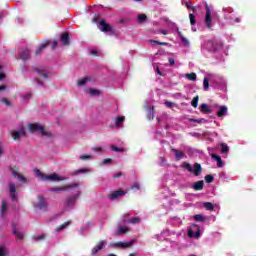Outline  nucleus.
I'll return each mask as SVG.
<instances>
[{
  "label": "nucleus",
  "instance_id": "1",
  "mask_svg": "<svg viewBox=\"0 0 256 256\" xmlns=\"http://www.w3.org/2000/svg\"><path fill=\"white\" fill-rule=\"evenodd\" d=\"M32 205L34 209H38L39 211H47V207H49L47 198H44L43 194H38L32 201Z\"/></svg>",
  "mask_w": 256,
  "mask_h": 256
},
{
  "label": "nucleus",
  "instance_id": "2",
  "mask_svg": "<svg viewBox=\"0 0 256 256\" xmlns=\"http://www.w3.org/2000/svg\"><path fill=\"white\" fill-rule=\"evenodd\" d=\"M28 129L30 133H35L36 131H39L42 137H51V132H47V130H45V127L39 125L38 123H29Z\"/></svg>",
  "mask_w": 256,
  "mask_h": 256
},
{
  "label": "nucleus",
  "instance_id": "3",
  "mask_svg": "<svg viewBox=\"0 0 256 256\" xmlns=\"http://www.w3.org/2000/svg\"><path fill=\"white\" fill-rule=\"evenodd\" d=\"M37 175L42 179V181H65V178L59 176V174H51L46 175L43 174L41 171L37 170Z\"/></svg>",
  "mask_w": 256,
  "mask_h": 256
},
{
  "label": "nucleus",
  "instance_id": "4",
  "mask_svg": "<svg viewBox=\"0 0 256 256\" xmlns=\"http://www.w3.org/2000/svg\"><path fill=\"white\" fill-rule=\"evenodd\" d=\"M99 29L102 31V33H115V30H113V27L109 25L104 19L99 21Z\"/></svg>",
  "mask_w": 256,
  "mask_h": 256
},
{
  "label": "nucleus",
  "instance_id": "5",
  "mask_svg": "<svg viewBox=\"0 0 256 256\" xmlns=\"http://www.w3.org/2000/svg\"><path fill=\"white\" fill-rule=\"evenodd\" d=\"M213 18L211 17V7H209V4H206V16L204 23L207 27V29H212L213 28Z\"/></svg>",
  "mask_w": 256,
  "mask_h": 256
},
{
  "label": "nucleus",
  "instance_id": "6",
  "mask_svg": "<svg viewBox=\"0 0 256 256\" xmlns=\"http://www.w3.org/2000/svg\"><path fill=\"white\" fill-rule=\"evenodd\" d=\"M223 47V43L217 41V40H209L207 42V48L209 51L215 52L218 51V49H221Z\"/></svg>",
  "mask_w": 256,
  "mask_h": 256
},
{
  "label": "nucleus",
  "instance_id": "7",
  "mask_svg": "<svg viewBox=\"0 0 256 256\" xmlns=\"http://www.w3.org/2000/svg\"><path fill=\"white\" fill-rule=\"evenodd\" d=\"M11 136L14 141H19L21 137H27V132L25 131L24 127H21L18 131H12Z\"/></svg>",
  "mask_w": 256,
  "mask_h": 256
},
{
  "label": "nucleus",
  "instance_id": "8",
  "mask_svg": "<svg viewBox=\"0 0 256 256\" xmlns=\"http://www.w3.org/2000/svg\"><path fill=\"white\" fill-rule=\"evenodd\" d=\"M69 189H79V184H69L65 186H56L53 188V191L59 192V191H69Z\"/></svg>",
  "mask_w": 256,
  "mask_h": 256
},
{
  "label": "nucleus",
  "instance_id": "9",
  "mask_svg": "<svg viewBox=\"0 0 256 256\" xmlns=\"http://www.w3.org/2000/svg\"><path fill=\"white\" fill-rule=\"evenodd\" d=\"M13 177H15V179H18V181L20 183H27V178L25 176H23L21 173L18 172V169L15 170L13 168L10 169Z\"/></svg>",
  "mask_w": 256,
  "mask_h": 256
},
{
  "label": "nucleus",
  "instance_id": "10",
  "mask_svg": "<svg viewBox=\"0 0 256 256\" xmlns=\"http://www.w3.org/2000/svg\"><path fill=\"white\" fill-rule=\"evenodd\" d=\"M107 245V241L101 240L94 248H92V255H97L101 249H103Z\"/></svg>",
  "mask_w": 256,
  "mask_h": 256
},
{
  "label": "nucleus",
  "instance_id": "11",
  "mask_svg": "<svg viewBox=\"0 0 256 256\" xmlns=\"http://www.w3.org/2000/svg\"><path fill=\"white\" fill-rule=\"evenodd\" d=\"M135 240H131L130 242H116L114 243V247H120L122 249H129V247L133 246Z\"/></svg>",
  "mask_w": 256,
  "mask_h": 256
},
{
  "label": "nucleus",
  "instance_id": "12",
  "mask_svg": "<svg viewBox=\"0 0 256 256\" xmlns=\"http://www.w3.org/2000/svg\"><path fill=\"white\" fill-rule=\"evenodd\" d=\"M77 199H79V194H74L66 199L67 207H73L75 203H77Z\"/></svg>",
  "mask_w": 256,
  "mask_h": 256
},
{
  "label": "nucleus",
  "instance_id": "13",
  "mask_svg": "<svg viewBox=\"0 0 256 256\" xmlns=\"http://www.w3.org/2000/svg\"><path fill=\"white\" fill-rule=\"evenodd\" d=\"M125 217H127V214L124 215V217L120 220V223H131L132 225H135L137 223H140L141 219H139V217H134V218H130V219H125Z\"/></svg>",
  "mask_w": 256,
  "mask_h": 256
},
{
  "label": "nucleus",
  "instance_id": "14",
  "mask_svg": "<svg viewBox=\"0 0 256 256\" xmlns=\"http://www.w3.org/2000/svg\"><path fill=\"white\" fill-rule=\"evenodd\" d=\"M203 172V168L201 167V164L195 163L194 168H192V171L190 173H193L195 177H199L201 173Z\"/></svg>",
  "mask_w": 256,
  "mask_h": 256
},
{
  "label": "nucleus",
  "instance_id": "15",
  "mask_svg": "<svg viewBox=\"0 0 256 256\" xmlns=\"http://www.w3.org/2000/svg\"><path fill=\"white\" fill-rule=\"evenodd\" d=\"M49 45H51V41H49V40L42 43L40 45V47L36 50L35 55H41V53H43V51H45V49H47V47H49Z\"/></svg>",
  "mask_w": 256,
  "mask_h": 256
},
{
  "label": "nucleus",
  "instance_id": "16",
  "mask_svg": "<svg viewBox=\"0 0 256 256\" xmlns=\"http://www.w3.org/2000/svg\"><path fill=\"white\" fill-rule=\"evenodd\" d=\"M20 59H22V61H29L31 59V51L24 49L20 54Z\"/></svg>",
  "mask_w": 256,
  "mask_h": 256
},
{
  "label": "nucleus",
  "instance_id": "17",
  "mask_svg": "<svg viewBox=\"0 0 256 256\" xmlns=\"http://www.w3.org/2000/svg\"><path fill=\"white\" fill-rule=\"evenodd\" d=\"M12 233L18 239H24V237H25L21 232L17 231V224L16 223H12Z\"/></svg>",
  "mask_w": 256,
  "mask_h": 256
},
{
  "label": "nucleus",
  "instance_id": "18",
  "mask_svg": "<svg viewBox=\"0 0 256 256\" xmlns=\"http://www.w3.org/2000/svg\"><path fill=\"white\" fill-rule=\"evenodd\" d=\"M205 185V182H203V180L197 181L192 185V189H194V191H201L203 190V187Z\"/></svg>",
  "mask_w": 256,
  "mask_h": 256
},
{
  "label": "nucleus",
  "instance_id": "19",
  "mask_svg": "<svg viewBox=\"0 0 256 256\" xmlns=\"http://www.w3.org/2000/svg\"><path fill=\"white\" fill-rule=\"evenodd\" d=\"M61 42L63 43V45H70V41H69V33L64 32L62 33L61 37H60Z\"/></svg>",
  "mask_w": 256,
  "mask_h": 256
},
{
  "label": "nucleus",
  "instance_id": "20",
  "mask_svg": "<svg viewBox=\"0 0 256 256\" xmlns=\"http://www.w3.org/2000/svg\"><path fill=\"white\" fill-rule=\"evenodd\" d=\"M212 159H214V161L217 162V167L221 168L223 167L224 163H223V159H221V156L217 155V154H211Z\"/></svg>",
  "mask_w": 256,
  "mask_h": 256
},
{
  "label": "nucleus",
  "instance_id": "21",
  "mask_svg": "<svg viewBox=\"0 0 256 256\" xmlns=\"http://www.w3.org/2000/svg\"><path fill=\"white\" fill-rule=\"evenodd\" d=\"M34 71L39 75V77H43V79H47V77H49V74L45 73L43 68H34Z\"/></svg>",
  "mask_w": 256,
  "mask_h": 256
},
{
  "label": "nucleus",
  "instance_id": "22",
  "mask_svg": "<svg viewBox=\"0 0 256 256\" xmlns=\"http://www.w3.org/2000/svg\"><path fill=\"white\" fill-rule=\"evenodd\" d=\"M228 110L229 108H227V106H220L217 113L218 117H225V115H227Z\"/></svg>",
  "mask_w": 256,
  "mask_h": 256
},
{
  "label": "nucleus",
  "instance_id": "23",
  "mask_svg": "<svg viewBox=\"0 0 256 256\" xmlns=\"http://www.w3.org/2000/svg\"><path fill=\"white\" fill-rule=\"evenodd\" d=\"M172 151L175 154L176 161H181V159H183V157H185V153H183L177 149H172Z\"/></svg>",
  "mask_w": 256,
  "mask_h": 256
},
{
  "label": "nucleus",
  "instance_id": "24",
  "mask_svg": "<svg viewBox=\"0 0 256 256\" xmlns=\"http://www.w3.org/2000/svg\"><path fill=\"white\" fill-rule=\"evenodd\" d=\"M200 111H201V113H212V110L205 103L200 105Z\"/></svg>",
  "mask_w": 256,
  "mask_h": 256
},
{
  "label": "nucleus",
  "instance_id": "25",
  "mask_svg": "<svg viewBox=\"0 0 256 256\" xmlns=\"http://www.w3.org/2000/svg\"><path fill=\"white\" fill-rule=\"evenodd\" d=\"M89 171H91L89 168H81V169L74 171L71 175L77 176V175H80V173H89Z\"/></svg>",
  "mask_w": 256,
  "mask_h": 256
},
{
  "label": "nucleus",
  "instance_id": "26",
  "mask_svg": "<svg viewBox=\"0 0 256 256\" xmlns=\"http://www.w3.org/2000/svg\"><path fill=\"white\" fill-rule=\"evenodd\" d=\"M125 193H112L108 195V199H111V201H115V199H118V197H123Z\"/></svg>",
  "mask_w": 256,
  "mask_h": 256
},
{
  "label": "nucleus",
  "instance_id": "27",
  "mask_svg": "<svg viewBox=\"0 0 256 256\" xmlns=\"http://www.w3.org/2000/svg\"><path fill=\"white\" fill-rule=\"evenodd\" d=\"M87 81H91V79H89V77H84V78L79 79L77 81L78 87H83V85H85V83H87Z\"/></svg>",
  "mask_w": 256,
  "mask_h": 256
},
{
  "label": "nucleus",
  "instance_id": "28",
  "mask_svg": "<svg viewBox=\"0 0 256 256\" xmlns=\"http://www.w3.org/2000/svg\"><path fill=\"white\" fill-rule=\"evenodd\" d=\"M71 225V220H68L64 224L57 227L56 231H63V229H67Z\"/></svg>",
  "mask_w": 256,
  "mask_h": 256
},
{
  "label": "nucleus",
  "instance_id": "29",
  "mask_svg": "<svg viewBox=\"0 0 256 256\" xmlns=\"http://www.w3.org/2000/svg\"><path fill=\"white\" fill-rule=\"evenodd\" d=\"M220 149H221V153L227 155V153H229V146H227V144L225 143H221L220 144Z\"/></svg>",
  "mask_w": 256,
  "mask_h": 256
},
{
  "label": "nucleus",
  "instance_id": "30",
  "mask_svg": "<svg viewBox=\"0 0 256 256\" xmlns=\"http://www.w3.org/2000/svg\"><path fill=\"white\" fill-rule=\"evenodd\" d=\"M181 167L183 169H186V171H188L189 173H191V171H193V167L191 166V164H189V162H183Z\"/></svg>",
  "mask_w": 256,
  "mask_h": 256
},
{
  "label": "nucleus",
  "instance_id": "31",
  "mask_svg": "<svg viewBox=\"0 0 256 256\" xmlns=\"http://www.w3.org/2000/svg\"><path fill=\"white\" fill-rule=\"evenodd\" d=\"M111 151H114L116 153H125V148H119L115 145L110 146Z\"/></svg>",
  "mask_w": 256,
  "mask_h": 256
},
{
  "label": "nucleus",
  "instance_id": "32",
  "mask_svg": "<svg viewBox=\"0 0 256 256\" xmlns=\"http://www.w3.org/2000/svg\"><path fill=\"white\" fill-rule=\"evenodd\" d=\"M186 78L188 81H197V74L195 72L186 74Z\"/></svg>",
  "mask_w": 256,
  "mask_h": 256
},
{
  "label": "nucleus",
  "instance_id": "33",
  "mask_svg": "<svg viewBox=\"0 0 256 256\" xmlns=\"http://www.w3.org/2000/svg\"><path fill=\"white\" fill-rule=\"evenodd\" d=\"M204 207L206 211H213L215 209V205H213L211 202H205Z\"/></svg>",
  "mask_w": 256,
  "mask_h": 256
},
{
  "label": "nucleus",
  "instance_id": "34",
  "mask_svg": "<svg viewBox=\"0 0 256 256\" xmlns=\"http://www.w3.org/2000/svg\"><path fill=\"white\" fill-rule=\"evenodd\" d=\"M128 231H129V228H128V227L120 226V227L118 228L117 234H118V235H125V233H128Z\"/></svg>",
  "mask_w": 256,
  "mask_h": 256
},
{
  "label": "nucleus",
  "instance_id": "35",
  "mask_svg": "<svg viewBox=\"0 0 256 256\" xmlns=\"http://www.w3.org/2000/svg\"><path fill=\"white\" fill-rule=\"evenodd\" d=\"M191 105L192 107H194V109H197L198 105H199V96H195L192 101H191Z\"/></svg>",
  "mask_w": 256,
  "mask_h": 256
},
{
  "label": "nucleus",
  "instance_id": "36",
  "mask_svg": "<svg viewBox=\"0 0 256 256\" xmlns=\"http://www.w3.org/2000/svg\"><path fill=\"white\" fill-rule=\"evenodd\" d=\"M125 121V116H119L115 120L116 127H119Z\"/></svg>",
  "mask_w": 256,
  "mask_h": 256
},
{
  "label": "nucleus",
  "instance_id": "37",
  "mask_svg": "<svg viewBox=\"0 0 256 256\" xmlns=\"http://www.w3.org/2000/svg\"><path fill=\"white\" fill-rule=\"evenodd\" d=\"M177 33L181 39V41L184 43V45H189V40L187 38L183 37V33L181 31L177 30Z\"/></svg>",
  "mask_w": 256,
  "mask_h": 256
},
{
  "label": "nucleus",
  "instance_id": "38",
  "mask_svg": "<svg viewBox=\"0 0 256 256\" xmlns=\"http://www.w3.org/2000/svg\"><path fill=\"white\" fill-rule=\"evenodd\" d=\"M0 256H9V251L3 246H0Z\"/></svg>",
  "mask_w": 256,
  "mask_h": 256
},
{
  "label": "nucleus",
  "instance_id": "39",
  "mask_svg": "<svg viewBox=\"0 0 256 256\" xmlns=\"http://www.w3.org/2000/svg\"><path fill=\"white\" fill-rule=\"evenodd\" d=\"M9 191H10V193L17 192V186L15 185V183H9Z\"/></svg>",
  "mask_w": 256,
  "mask_h": 256
},
{
  "label": "nucleus",
  "instance_id": "40",
  "mask_svg": "<svg viewBox=\"0 0 256 256\" xmlns=\"http://www.w3.org/2000/svg\"><path fill=\"white\" fill-rule=\"evenodd\" d=\"M204 179L206 183H213V181H215V178L213 177V175H210V174L206 175Z\"/></svg>",
  "mask_w": 256,
  "mask_h": 256
},
{
  "label": "nucleus",
  "instance_id": "41",
  "mask_svg": "<svg viewBox=\"0 0 256 256\" xmlns=\"http://www.w3.org/2000/svg\"><path fill=\"white\" fill-rule=\"evenodd\" d=\"M138 21L139 23H145V21H147V15L145 14L138 15Z\"/></svg>",
  "mask_w": 256,
  "mask_h": 256
},
{
  "label": "nucleus",
  "instance_id": "42",
  "mask_svg": "<svg viewBox=\"0 0 256 256\" xmlns=\"http://www.w3.org/2000/svg\"><path fill=\"white\" fill-rule=\"evenodd\" d=\"M189 19H190V25H195L197 23V20H195V14L190 13Z\"/></svg>",
  "mask_w": 256,
  "mask_h": 256
},
{
  "label": "nucleus",
  "instance_id": "43",
  "mask_svg": "<svg viewBox=\"0 0 256 256\" xmlns=\"http://www.w3.org/2000/svg\"><path fill=\"white\" fill-rule=\"evenodd\" d=\"M194 219H195L196 221H199V222L205 221V218H204L203 215H201V214H196V215H194Z\"/></svg>",
  "mask_w": 256,
  "mask_h": 256
},
{
  "label": "nucleus",
  "instance_id": "44",
  "mask_svg": "<svg viewBox=\"0 0 256 256\" xmlns=\"http://www.w3.org/2000/svg\"><path fill=\"white\" fill-rule=\"evenodd\" d=\"M203 85H204V91H208L209 90V79L204 78Z\"/></svg>",
  "mask_w": 256,
  "mask_h": 256
},
{
  "label": "nucleus",
  "instance_id": "45",
  "mask_svg": "<svg viewBox=\"0 0 256 256\" xmlns=\"http://www.w3.org/2000/svg\"><path fill=\"white\" fill-rule=\"evenodd\" d=\"M5 211H7V203L5 201L2 202V209H1V215H5Z\"/></svg>",
  "mask_w": 256,
  "mask_h": 256
},
{
  "label": "nucleus",
  "instance_id": "46",
  "mask_svg": "<svg viewBox=\"0 0 256 256\" xmlns=\"http://www.w3.org/2000/svg\"><path fill=\"white\" fill-rule=\"evenodd\" d=\"M91 158H92L91 155H87V154H84V155L80 156L81 161H87Z\"/></svg>",
  "mask_w": 256,
  "mask_h": 256
},
{
  "label": "nucleus",
  "instance_id": "47",
  "mask_svg": "<svg viewBox=\"0 0 256 256\" xmlns=\"http://www.w3.org/2000/svg\"><path fill=\"white\" fill-rule=\"evenodd\" d=\"M150 43H155L156 45H161V46L167 45V42H160L157 40H150Z\"/></svg>",
  "mask_w": 256,
  "mask_h": 256
},
{
  "label": "nucleus",
  "instance_id": "48",
  "mask_svg": "<svg viewBox=\"0 0 256 256\" xmlns=\"http://www.w3.org/2000/svg\"><path fill=\"white\" fill-rule=\"evenodd\" d=\"M131 189H133L134 191H139V189H141V186L139 185V183H135L131 186Z\"/></svg>",
  "mask_w": 256,
  "mask_h": 256
},
{
  "label": "nucleus",
  "instance_id": "49",
  "mask_svg": "<svg viewBox=\"0 0 256 256\" xmlns=\"http://www.w3.org/2000/svg\"><path fill=\"white\" fill-rule=\"evenodd\" d=\"M101 92L97 89H90V95H99Z\"/></svg>",
  "mask_w": 256,
  "mask_h": 256
},
{
  "label": "nucleus",
  "instance_id": "50",
  "mask_svg": "<svg viewBox=\"0 0 256 256\" xmlns=\"http://www.w3.org/2000/svg\"><path fill=\"white\" fill-rule=\"evenodd\" d=\"M119 177H125V174H123V172H118L113 176L114 179H119Z\"/></svg>",
  "mask_w": 256,
  "mask_h": 256
},
{
  "label": "nucleus",
  "instance_id": "51",
  "mask_svg": "<svg viewBox=\"0 0 256 256\" xmlns=\"http://www.w3.org/2000/svg\"><path fill=\"white\" fill-rule=\"evenodd\" d=\"M109 163H113V159H111V158H105V159L103 160V165H107V164H109Z\"/></svg>",
  "mask_w": 256,
  "mask_h": 256
},
{
  "label": "nucleus",
  "instance_id": "52",
  "mask_svg": "<svg viewBox=\"0 0 256 256\" xmlns=\"http://www.w3.org/2000/svg\"><path fill=\"white\" fill-rule=\"evenodd\" d=\"M2 103H4V105H7L8 107L11 105V102L7 98H3Z\"/></svg>",
  "mask_w": 256,
  "mask_h": 256
},
{
  "label": "nucleus",
  "instance_id": "53",
  "mask_svg": "<svg viewBox=\"0 0 256 256\" xmlns=\"http://www.w3.org/2000/svg\"><path fill=\"white\" fill-rule=\"evenodd\" d=\"M92 151H95L96 153H101V151H103V148H101V147H93Z\"/></svg>",
  "mask_w": 256,
  "mask_h": 256
},
{
  "label": "nucleus",
  "instance_id": "54",
  "mask_svg": "<svg viewBox=\"0 0 256 256\" xmlns=\"http://www.w3.org/2000/svg\"><path fill=\"white\" fill-rule=\"evenodd\" d=\"M194 237H195V239H199V237H201V230H200V229H198V230L195 232Z\"/></svg>",
  "mask_w": 256,
  "mask_h": 256
},
{
  "label": "nucleus",
  "instance_id": "55",
  "mask_svg": "<svg viewBox=\"0 0 256 256\" xmlns=\"http://www.w3.org/2000/svg\"><path fill=\"white\" fill-rule=\"evenodd\" d=\"M10 199H11L12 201H17V194L11 193V194H10Z\"/></svg>",
  "mask_w": 256,
  "mask_h": 256
},
{
  "label": "nucleus",
  "instance_id": "56",
  "mask_svg": "<svg viewBox=\"0 0 256 256\" xmlns=\"http://www.w3.org/2000/svg\"><path fill=\"white\" fill-rule=\"evenodd\" d=\"M165 105H166V107H168V109H171V107H173L174 104H173V102L166 101Z\"/></svg>",
  "mask_w": 256,
  "mask_h": 256
},
{
  "label": "nucleus",
  "instance_id": "57",
  "mask_svg": "<svg viewBox=\"0 0 256 256\" xmlns=\"http://www.w3.org/2000/svg\"><path fill=\"white\" fill-rule=\"evenodd\" d=\"M188 237L192 238L195 237V232L193 230H188Z\"/></svg>",
  "mask_w": 256,
  "mask_h": 256
},
{
  "label": "nucleus",
  "instance_id": "58",
  "mask_svg": "<svg viewBox=\"0 0 256 256\" xmlns=\"http://www.w3.org/2000/svg\"><path fill=\"white\" fill-rule=\"evenodd\" d=\"M154 113H155V107L152 106V108L149 110V115L152 116V119L154 117Z\"/></svg>",
  "mask_w": 256,
  "mask_h": 256
},
{
  "label": "nucleus",
  "instance_id": "59",
  "mask_svg": "<svg viewBox=\"0 0 256 256\" xmlns=\"http://www.w3.org/2000/svg\"><path fill=\"white\" fill-rule=\"evenodd\" d=\"M168 61H169V64L171 67H173V65H175V59L169 58Z\"/></svg>",
  "mask_w": 256,
  "mask_h": 256
},
{
  "label": "nucleus",
  "instance_id": "60",
  "mask_svg": "<svg viewBox=\"0 0 256 256\" xmlns=\"http://www.w3.org/2000/svg\"><path fill=\"white\" fill-rule=\"evenodd\" d=\"M36 241H41L42 239H45V235H40L35 237Z\"/></svg>",
  "mask_w": 256,
  "mask_h": 256
},
{
  "label": "nucleus",
  "instance_id": "61",
  "mask_svg": "<svg viewBox=\"0 0 256 256\" xmlns=\"http://www.w3.org/2000/svg\"><path fill=\"white\" fill-rule=\"evenodd\" d=\"M7 89V85H0V93H3Z\"/></svg>",
  "mask_w": 256,
  "mask_h": 256
},
{
  "label": "nucleus",
  "instance_id": "62",
  "mask_svg": "<svg viewBox=\"0 0 256 256\" xmlns=\"http://www.w3.org/2000/svg\"><path fill=\"white\" fill-rule=\"evenodd\" d=\"M191 121H192V123H201L202 121H205V119H199V120L192 119Z\"/></svg>",
  "mask_w": 256,
  "mask_h": 256
},
{
  "label": "nucleus",
  "instance_id": "63",
  "mask_svg": "<svg viewBox=\"0 0 256 256\" xmlns=\"http://www.w3.org/2000/svg\"><path fill=\"white\" fill-rule=\"evenodd\" d=\"M52 49L53 50L57 49V41L56 40L52 43Z\"/></svg>",
  "mask_w": 256,
  "mask_h": 256
},
{
  "label": "nucleus",
  "instance_id": "64",
  "mask_svg": "<svg viewBox=\"0 0 256 256\" xmlns=\"http://www.w3.org/2000/svg\"><path fill=\"white\" fill-rule=\"evenodd\" d=\"M112 193H125V191L123 189H118L116 191H113Z\"/></svg>",
  "mask_w": 256,
  "mask_h": 256
}]
</instances>
